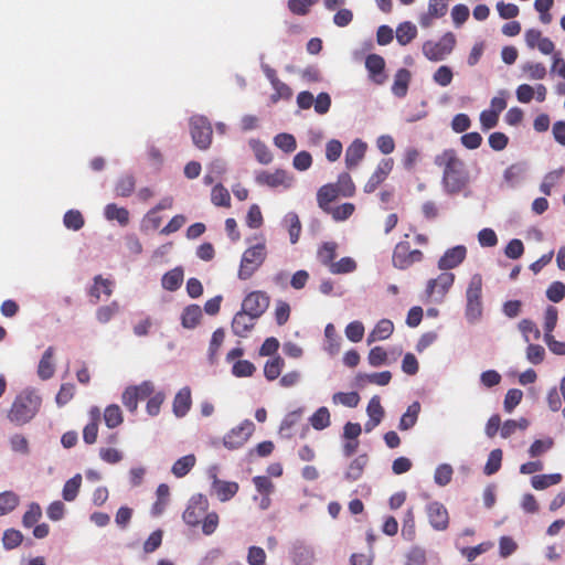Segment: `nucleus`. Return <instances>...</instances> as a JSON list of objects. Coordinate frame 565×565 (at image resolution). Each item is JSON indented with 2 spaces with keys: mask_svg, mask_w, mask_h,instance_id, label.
<instances>
[{
  "mask_svg": "<svg viewBox=\"0 0 565 565\" xmlns=\"http://www.w3.org/2000/svg\"><path fill=\"white\" fill-rule=\"evenodd\" d=\"M284 366H285V361L279 355L268 360L264 365L265 377L268 381H274V380L278 379Z\"/></svg>",
  "mask_w": 565,
  "mask_h": 565,
  "instance_id": "obj_40",
  "label": "nucleus"
},
{
  "mask_svg": "<svg viewBox=\"0 0 565 565\" xmlns=\"http://www.w3.org/2000/svg\"><path fill=\"white\" fill-rule=\"evenodd\" d=\"M482 276L473 274L467 285L465 317L469 323H476L482 317Z\"/></svg>",
  "mask_w": 565,
  "mask_h": 565,
  "instance_id": "obj_3",
  "label": "nucleus"
},
{
  "mask_svg": "<svg viewBox=\"0 0 565 565\" xmlns=\"http://www.w3.org/2000/svg\"><path fill=\"white\" fill-rule=\"evenodd\" d=\"M255 181L258 185L270 189H290L294 185L295 178L286 170L276 169L275 171H260L256 174Z\"/></svg>",
  "mask_w": 565,
  "mask_h": 565,
  "instance_id": "obj_6",
  "label": "nucleus"
},
{
  "mask_svg": "<svg viewBox=\"0 0 565 565\" xmlns=\"http://www.w3.org/2000/svg\"><path fill=\"white\" fill-rule=\"evenodd\" d=\"M527 426L529 422L525 418H520L518 420L509 419L501 427V436L503 438H508L511 435H513L516 431V429L524 430L527 428Z\"/></svg>",
  "mask_w": 565,
  "mask_h": 565,
  "instance_id": "obj_59",
  "label": "nucleus"
},
{
  "mask_svg": "<svg viewBox=\"0 0 565 565\" xmlns=\"http://www.w3.org/2000/svg\"><path fill=\"white\" fill-rule=\"evenodd\" d=\"M257 318L252 317V315L245 312L244 310L237 312L232 321V330L238 337H246L247 333L254 327L255 320Z\"/></svg>",
  "mask_w": 565,
  "mask_h": 565,
  "instance_id": "obj_22",
  "label": "nucleus"
},
{
  "mask_svg": "<svg viewBox=\"0 0 565 565\" xmlns=\"http://www.w3.org/2000/svg\"><path fill=\"white\" fill-rule=\"evenodd\" d=\"M82 486V476L76 473L73 478L68 479L62 490V497L65 501L72 502L76 499Z\"/></svg>",
  "mask_w": 565,
  "mask_h": 565,
  "instance_id": "obj_38",
  "label": "nucleus"
},
{
  "mask_svg": "<svg viewBox=\"0 0 565 565\" xmlns=\"http://www.w3.org/2000/svg\"><path fill=\"white\" fill-rule=\"evenodd\" d=\"M166 399L162 391L154 392L148 399L146 411L150 416H157L160 413L161 405Z\"/></svg>",
  "mask_w": 565,
  "mask_h": 565,
  "instance_id": "obj_63",
  "label": "nucleus"
},
{
  "mask_svg": "<svg viewBox=\"0 0 565 565\" xmlns=\"http://www.w3.org/2000/svg\"><path fill=\"white\" fill-rule=\"evenodd\" d=\"M20 503V497L13 491L0 493V516L12 512Z\"/></svg>",
  "mask_w": 565,
  "mask_h": 565,
  "instance_id": "obj_39",
  "label": "nucleus"
},
{
  "mask_svg": "<svg viewBox=\"0 0 565 565\" xmlns=\"http://www.w3.org/2000/svg\"><path fill=\"white\" fill-rule=\"evenodd\" d=\"M502 462V450L493 449L488 457L487 463L484 466L483 472L487 476H491L499 471Z\"/></svg>",
  "mask_w": 565,
  "mask_h": 565,
  "instance_id": "obj_58",
  "label": "nucleus"
},
{
  "mask_svg": "<svg viewBox=\"0 0 565 565\" xmlns=\"http://www.w3.org/2000/svg\"><path fill=\"white\" fill-rule=\"evenodd\" d=\"M394 166V161L392 158L382 159L375 171L372 173L370 179L364 185V191L366 193L374 192L377 186L387 178V175L391 173Z\"/></svg>",
  "mask_w": 565,
  "mask_h": 565,
  "instance_id": "obj_17",
  "label": "nucleus"
},
{
  "mask_svg": "<svg viewBox=\"0 0 565 565\" xmlns=\"http://www.w3.org/2000/svg\"><path fill=\"white\" fill-rule=\"evenodd\" d=\"M267 257L265 242H259L244 250L239 262L237 277L241 280L249 279L264 264Z\"/></svg>",
  "mask_w": 565,
  "mask_h": 565,
  "instance_id": "obj_4",
  "label": "nucleus"
},
{
  "mask_svg": "<svg viewBox=\"0 0 565 565\" xmlns=\"http://www.w3.org/2000/svg\"><path fill=\"white\" fill-rule=\"evenodd\" d=\"M341 194L333 183L322 185L317 192V202L321 210H330V203L337 200Z\"/></svg>",
  "mask_w": 565,
  "mask_h": 565,
  "instance_id": "obj_25",
  "label": "nucleus"
},
{
  "mask_svg": "<svg viewBox=\"0 0 565 565\" xmlns=\"http://www.w3.org/2000/svg\"><path fill=\"white\" fill-rule=\"evenodd\" d=\"M455 281L452 273H441L436 278L429 279L426 286V294L434 302H441Z\"/></svg>",
  "mask_w": 565,
  "mask_h": 565,
  "instance_id": "obj_8",
  "label": "nucleus"
},
{
  "mask_svg": "<svg viewBox=\"0 0 565 565\" xmlns=\"http://www.w3.org/2000/svg\"><path fill=\"white\" fill-rule=\"evenodd\" d=\"M522 71L530 79L540 81L546 76V67L540 62H527L522 65Z\"/></svg>",
  "mask_w": 565,
  "mask_h": 565,
  "instance_id": "obj_46",
  "label": "nucleus"
},
{
  "mask_svg": "<svg viewBox=\"0 0 565 565\" xmlns=\"http://www.w3.org/2000/svg\"><path fill=\"white\" fill-rule=\"evenodd\" d=\"M55 363H54V349L47 348L38 365V375L42 380H49L54 375Z\"/></svg>",
  "mask_w": 565,
  "mask_h": 565,
  "instance_id": "obj_26",
  "label": "nucleus"
},
{
  "mask_svg": "<svg viewBox=\"0 0 565 565\" xmlns=\"http://www.w3.org/2000/svg\"><path fill=\"white\" fill-rule=\"evenodd\" d=\"M274 145L287 153L295 151L297 148L296 138L292 135L286 132L275 136Z\"/></svg>",
  "mask_w": 565,
  "mask_h": 565,
  "instance_id": "obj_51",
  "label": "nucleus"
},
{
  "mask_svg": "<svg viewBox=\"0 0 565 565\" xmlns=\"http://www.w3.org/2000/svg\"><path fill=\"white\" fill-rule=\"evenodd\" d=\"M467 248L463 245H458L447 249L438 260V268L448 270L458 267L466 258Z\"/></svg>",
  "mask_w": 565,
  "mask_h": 565,
  "instance_id": "obj_18",
  "label": "nucleus"
},
{
  "mask_svg": "<svg viewBox=\"0 0 565 565\" xmlns=\"http://www.w3.org/2000/svg\"><path fill=\"white\" fill-rule=\"evenodd\" d=\"M394 331V324L388 319L380 320L374 329L367 335V343L371 344L376 341H383L391 337Z\"/></svg>",
  "mask_w": 565,
  "mask_h": 565,
  "instance_id": "obj_28",
  "label": "nucleus"
},
{
  "mask_svg": "<svg viewBox=\"0 0 565 565\" xmlns=\"http://www.w3.org/2000/svg\"><path fill=\"white\" fill-rule=\"evenodd\" d=\"M42 406V396L32 387L22 390L14 397L7 418L15 426H23L33 420Z\"/></svg>",
  "mask_w": 565,
  "mask_h": 565,
  "instance_id": "obj_2",
  "label": "nucleus"
},
{
  "mask_svg": "<svg viewBox=\"0 0 565 565\" xmlns=\"http://www.w3.org/2000/svg\"><path fill=\"white\" fill-rule=\"evenodd\" d=\"M416 35L417 29L411 22H403L396 29V40L401 45L408 44Z\"/></svg>",
  "mask_w": 565,
  "mask_h": 565,
  "instance_id": "obj_43",
  "label": "nucleus"
},
{
  "mask_svg": "<svg viewBox=\"0 0 565 565\" xmlns=\"http://www.w3.org/2000/svg\"><path fill=\"white\" fill-rule=\"evenodd\" d=\"M104 215L108 221H117L121 226H126L129 223V211L115 203L105 206Z\"/></svg>",
  "mask_w": 565,
  "mask_h": 565,
  "instance_id": "obj_30",
  "label": "nucleus"
},
{
  "mask_svg": "<svg viewBox=\"0 0 565 565\" xmlns=\"http://www.w3.org/2000/svg\"><path fill=\"white\" fill-rule=\"evenodd\" d=\"M215 470V468H212L209 471L212 480V494H214L221 502H226L237 493L239 489L238 483L218 479Z\"/></svg>",
  "mask_w": 565,
  "mask_h": 565,
  "instance_id": "obj_12",
  "label": "nucleus"
},
{
  "mask_svg": "<svg viewBox=\"0 0 565 565\" xmlns=\"http://www.w3.org/2000/svg\"><path fill=\"white\" fill-rule=\"evenodd\" d=\"M291 557L297 565H310L313 562L315 553L311 546L297 541L292 544Z\"/></svg>",
  "mask_w": 565,
  "mask_h": 565,
  "instance_id": "obj_23",
  "label": "nucleus"
},
{
  "mask_svg": "<svg viewBox=\"0 0 565 565\" xmlns=\"http://www.w3.org/2000/svg\"><path fill=\"white\" fill-rule=\"evenodd\" d=\"M41 516H42L41 507L38 503L33 502V503L29 504L28 510L23 514L22 524L24 527H31L35 523H38V521L41 519Z\"/></svg>",
  "mask_w": 565,
  "mask_h": 565,
  "instance_id": "obj_57",
  "label": "nucleus"
},
{
  "mask_svg": "<svg viewBox=\"0 0 565 565\" xmlns=\"http://www.w3.org/2000/svg\"><path fill=\"white\" fill-rule=\"evenodd\" d=\"M452 475L454 469L449 463H440L435 469L434 481L439 487H445L451 481Z\"/></svg>",
  "mask_w": 565,
  "mask_h": 565,
  "instance_id": "obj_49",
  "label": "nucleus"
},
{
  "mask_svg": "<svg viewBox=\"0 0 565 565\" xmlns=\"http://www.w3.org/2000/svg\"><path fill=\"white\" fill-rule=\"evenodd\" d=\"M249 146L253 149L254 154H255L256 159L258 160V162H260L263 164H267L273 160V156H271L268 147L265 143H263L262 141H259L257 139H252L249 141Z\"/></svg>",
  "mask_w": 565,
  "mask_h": 565,
  "instance_id": "obj_50",
  "label": "nucleus"
},
{
  "mask_svg": "<svg viewBox=\"0 0 565 565\" xmlns=\"http://www.w3.org/2000/svg\"><path fill=\"white\" fill-rule=\"evenodd\" d=\"M63 223L66 228L72 231H78L84 225V218L79 211L70 210L65 213Z\"/></svg>",
  "mask_w": 565,
  "mask_h": 565,
  "instance_id": "obj_56",
  "label": "nucleus"
},
{
  "mask_svg": "<svg viewBox=\"0 0 565 565\" xmlns=\"http://www.w3.org/2000/svg\"><path fill=\"white\" fill-rule=\"evenodd\" d=\"M519 330L522 332L525 342L537 340L541 335L534 322L527 319H523L519 322Z\"/></svg>",
  "mask_w": 565,
  "mask_h": 565,
  "instance_id": "obj_60",
  "label": "nucleus"
},
{
  "mask_svg": "<svg viewBox=\"0 0 565 565\" xmlns=\"http://www.w3.org/2000/svg\"><path fill=\"white\" fill-rule=\"evenodd\" d=\"M255 430L253 422L246 419L236 427H233L223 437V445L230 450L243 447Z\"/></svg>",
  "mask_w": 565,
  "mask_h": 565,
  "instance_id": "obj_7",
  "label": "nucleus"
},
{
  "mask_svg": "<svg viewBox=\"0 0 565 565\" xmlns=\"http://www.w3.org/2000/svg\"><path fill=\"white\" fill-rule=\"evenodd\" d=\"M190 130L193 142L200 149L209 148L212 139V128L203 116H193L190 120Z\"/></svg>",
  "mask_w": 565,
  "mask_h": 565,
  "instance_id": "obj_10",
  "label": "nucleus"
},
{
  "mask_svg": "<svg viewBox=\"0 0 565 565\" xmlns=\"http://www.w3.org/2000/svg\"><path fill=\"white\" fill-rule=\"evenodd\" d=\"M354 210L355 207L352 203H343L335 207L330 206V210H326L324 212L331 214L334 221L340 222L349 218L353 214Z\"/></svg>",
  "mask_w": 565,
  "mask_h": 565,
  "instance_id": "obj_52",
  "label": "nucleus"
},
{
  "mask_svg": "<svg viewBox=\"0 0 565 565\" xmlns=\"http://www.w3.org/2000/svg\"><path fill=\"white\" fill-rule=\"evenodd\" d=\"M23 541V535L15 529H8L3 532L2 544L6 550L18 547Z\"/></svg>",
  "mask_w": 565,
  "mask_h": 565,
  "instance_id": "obj_53",
  "label": "nucleus"
},
{
  "mask_svg": "<svg viewBox=\"0 0 565 565\" xmlns=\"http://www.w3.org/2000/svg\"><path fill=\"white\" fill-rule=\"evenodd\" d=\"M422 256L420 250L411 249L407 242H401L394 248L392 263L395 268L406 269L413 264L420 262Z\"/></svg>",
  "mask_w": 565,
  "mask_h": 565,
  "instance_id": "obj_11",
  "label": "nucleus"
},
{
  "mask_svg": "<svg viewBox=\"0 0 565 565\" xmlns=\"http://www.w3.org/2000/svg\"><path fill=\"white\" fill-rule=\"evenodd\" d=\"M183 276L184 275L181 267H175L169 270L162 277V287L169 291L177 290L183 281Z\"/></svg>",
  "mask_w": 565,
  "mask_h": 565,
  "instance_id": "obj_34",
  "label": "nucleus"
},
{
  "mask_svg": "<svg viewBox=\"0 0 565 565\" xmlns=\"http://www.w3.org/2000/svg\"><path fill=\"white\" fill-rule=\"evenodd\" d=\"M311 426L317 430H322L330 426V412L327 407H319L309 418Z\"/></svg>",
  "mask_w": 565,
  "mask_h": 565,
  "instance_id": "obj_44",
  "label": "nucleus"
},
{
  "mask_svg": "<svg viewBox=\"0 0 565 565\" xmlns=\"http://www.w3.org/2000/svg\"><path fill=\"white\" fill-rule=\"evenodd\" d=\"M563 477L561 473L536 475L531 479V486L535 490H545L551 486L558 484Z\"/></svg>",
  "mask_w": 565,
  "mask_h": 565,
  "instance_id": "obj_36",
  "label": "nucleus"
},
{
  "mask_svg": "<svg viewBox=\"0 0 565 565\" xmlns=\"http://www.w3.org/2000/svg\"><path fill=\"white\" fill-rule=\"evenodd\" d=\"M356 262L352 257H343L333 264H330L329 271L333 275L350 274L356 269Z\"/></svg>",
  "mask_w": 565,
  "mask_h": 565,
  "instance_id": "obj_47",
  "label": "nucleus"
},
{
  "mask_svg": "<svg viewBox=\"0 0 565 565\" xmlns=\"http://www.w3.org/2000/svg\"><path fill=\"white\" fill-rule=\"evenodd\" d=\"M435 163L443 169V185L447 193H457L468 183L465 163L454 150H445L435 158Z\"/></svg>",
  "mask_w": 565,
  "mask_h": 565,
  "instance_id": "obj_1",
  "label": "nucleus"
},
{
  "mask_svg": "<svg viewBox=\"0 0 565 565\" xmlns=\"http://www.w3.org/2000/svg\"><path fill=\"white\" fill-rule=\"evenodd\" d=\"M282 225L289 233V239L291 244H296L299 241L301 233V223L296 212H288L282 218Z\"/></svg>",
  "mask_w": 565,
  "mask_h": 565,
  "instance_id": "obj_29",
  "label": "nucleus"
},
{
  "mask_svg": "<svg viewBox=\"0 0 565 565\" xmlns=\"http://www.w3.org/2000/svg\"><path fill=\"white\" fill-rule=\"evenodd\" d=\"M344 333L351 342H360L364 335V326L360 321H352L345 327Z\"/></svg>",
  "mask_w": 565,
  "mask_h": 565,
  "instance_id": "obj_64",
  "label": "nucleus"
},
{
  "mask_svg": "<svg viewBox=\"0 0 565 565\" xmlns=\"http://www.w3.org/2000/svg\"><path fill=\"white\" fill-rule=\"evenodd\" d=\"M113 284L108 279H104L102 277H96L94 280V285L90 289V296L96 300H100L102 297H109L113 292L111 290Z\"/></svg>",
  "mask_w": 565,
  "mask_h": 565,
  "instance_id": "obj_45",
  "label": "nucleus"
},
{
  "mask_svg": "<svg viewBox=\"0 0 565 565\" xmlns=\"http://www.w3.org/2000/svg\"><path fill=\"white\" fill-rule=\"evenodd\" d=\"M384 66V58L377 54H371L365 60V67L369 71L371 78L376 84H382L385 81V76L383 75Z\"/></svg>",
  "mask_w": 565,
  "mask_h": 565,
  "instance_id": "obj_24",
  "label": "nucleus"
},
{
  "mask_svg": "<svg viewBox=\"0 0 565 565\" xmlns=\"http://www.w3.org/2000/svg\"><path fill=\"white\" fill-rule=\"evenodd\" d=\"M426 514L431 527L436 531H445L449 525V514L446 507L438 502L433 501L426 505Z\"/></svg>",
  "mask_w": 565,
  "mask_h": 565,
  "instance_id": "obj_13",
  "label": "nucleus"
},
{
  "mask_svg": "<svg viewBox=\"0 0 565 565\" xmlns=\"http://www.w3.org/2000/svg\"><path fill=\"white\" fill-rule=\"evenodd\" d=\"M420 412V404L418 402L412 403L407 411L402 415L398 424L401 430H408L415 426Z\"/></svg>",
  "mask_w": 565,
  "mask_h": 565,
  "instance_id": "obj_32",
  "label": "nucleus"
},
{
  "mask_svg": "<svg viewBox=\"0 0 565 565\" xmlns=\"http://www.w3.org/2000/svg\"><path fill=\"white\" fill-rule=\"evenodd\" d=\"M104 420L108 428L119 426L124 420L120 407L115 404L107 406L104 412Z\"/></svg>",
  "mask_w": 565,
  "mask_h": 565,
  "instance_id": "obj_48",
  "label": "nucleus"
},
{
  "mask_svg": "<svg viewBox=\"0 0 565 565\" xmlns=\"http://www.w3.org/2000/svg\"><path fill=\"white\" fill-rule=\"evenodd\" d=\"M268 305L269 298L265 292L253 291L243 300L242 310L258 319L266 311Z\"/></svg>",
  "mask_w": 565,
  "mask_h": 565,
  "instance_id": "obj_14",
  "label": "nucleus"
},
{
  "mask_svg": "<svg viewBox=\"0 0 565 565\" xmlns=\"http://www.w3.org/2000/svg\"><path fill=\"white\" fill-rule=\"evenodd\" d=\"M515 94L518 100L523 104L530 103L534 97L539 102H543L546 98L547 89L543 84L536 86L522 84L518 86Z\"/></svg>",
  "mask_w": 565,
  "mask_h": 565,
  "instance_id": "obj_20",
  "label": "nucleus"
},
{
  "mask_svg": "<svg viewBox=\"0 0 565 565\" xmlns=\"http://www.w3.org/2000/svg\"><path fill=\"white\" fill-rule=\"evenodd\" d=\"M334 184L337 185L341 196L350 198L355 192V185L348 173H341Z\"/></svg>",
  "mask_w": 565,
  "mask_h": 565,
  "instance_id": "obj_54",
  "label": "nucleus"
},
{
  "mask_svg": "<svg viewBox=\"0 0 565 565\" xmlns=\"http://www.w3.org/2000/svg\"><path fill=\"white\" fill-rule=\"evenodd\" d=\"M326 344L324 350L330 355H335L339 353L341 348V339L335 332V328L332 323H328L324 329Z\"/></svg>",
  "mask_w": 565,
  "mask_h": 565,
  "instance_id": "obj_31",
  "label": "nucleus"
},
{
  "mask_svg": "<svg viewBox=\"0 0 565 565\" xmlns=\"http://www.w3.org/2000/svg\"><path fill=\"white\" fill-rule=\"evenodd\" d=\"M524 40L527 47L532 50L537 49L544 55H550L554 53L555 44L548 38L543 36L540 30H526L524 33Z\"/></svg>",
  "mask_w": 565,
  "mask_h": 565,
  "instance_id": "obj_16",
  "label": "nucleus"
},
{
  "mask_svg": "<svg viewBox=\"0 0 565 565\" xmlns=\"http://www.w3.org/2000/svg\"><path fill=\"white\" fill-rule=\"evenodd\" d=\"M255 371V365L247 360H237L232 366V374L236 377H249Z\"/></svg>",
  "mask_w": 565,
  "mask_h": 565,
  "instance_id": "obj_55",
  "label": "nucleus"
},
{
  "mask_svg": "<svg viewBox=\"0 0 565 565\" xmlns=\"http://www.w3.org/2000/svg\"><path fill=\"white\" fill-rule=\"evenodd\" d=\"M196 458L194 455H186L179 458L172 466L171 471L177 478H182L194 467Z\"/></svg>",
  "mask_w": 565,
  "mask_h": 565,
  "instance_id": "obj_37",
  "label": "nucleus"
},
{
  "mask_svg": "<svg viewBox=\"0 0 565 565\" xmlns=\"http://www.w3.org/2000/svg\"><path fill=\"white\" fill-rule=\"evenodd\" d=\"M456 36L446 32L438 41H427L423 44V54L434 62L445 60L455 49Z\"/></svg>",
  "mask_w": 565,
  "mask_h": 565,
  "instance_id": "obj_5",
  "label": "nucleus"
},
{
  "mask_svg": "<svg viewBox=\"0 0 565 565\" xmlns=\"http://www.w3.org/2000/svg\"><path fill=\"white\" fill-rule=\"evenodd\" d=\"M361 397L358 392H338L332 395V403L334 405H342L350 408L356 407Z\"/></svg>",
  "mask_w": 565,
  "mask_h": 565,
  "instance_id": "obj_41",
  "label": "nucleus"
},
{
  "mask_svg": "<svg viewBox=\"0 0 565 565\" xmlns=\"http://www.w3.org/2000/svg\"><path fill=\"white\" fill-rule=\"evenodd\" d=\"M367 145L361 139H354L345 150V166L351 169L356 167L365 156Z\"/></svg>",
  "mask_w": 565,
  "mask_h": 565,
  "instance_id": "obj_21",
  "label": "nucleus"
},
{
  "mask_svg": "<svg viewBox=\"0 0 565 565\" xmlns=\"http://www.w3.org/2000/svg\"><path fill=\"white\" fill-rule=\"evenodd\" d=\"M262 70L266 77L268 78V81L270 82L273 89L275 90V93L270 97L273 103H277L280 99L291 98V88L277 77L275 70H273L269 65L265 63H262Z\"/></svg>",
  "mask_w": 565,
  "mask_h": 565,
  "instance_id": "obj_15",
  "label": "nucleus"
},
{
  "mask_svg": "<svg viewBox=\"0 0 565 565\" xmlns=\"http://www.w3.org/2000/svg\"><path fill=\"white\" fill-rule=\"evenodd\" d=\"M191 391L189 387H182L174 396L173 413L177 417H183L191 407Z\"/></svg>",
  "mask_w": 565,
  "mask_h": 565,
  "instance_id": "obj_27",
  "label": "nucleus"
},
{
  "mask_svg": "<svg viewBox=\"0 0 565 565\" xmlns=\"http://www.w3.org/2000/svg\"><path fill=\"white\" fill-rule=\"evenodd\" d=\"M209 501L201 493L191 497L186 509L183 512V521L190 526H196L201 523L202 518L207 512Z\"/></svg>",
  "mask_w": 565,
  "mask_h": 565,
  "instance_id": "obj_9",
  "label": "nucleus"
},
{
  "mask_svg": "<svg viewBox=\"0 0 565 565\" xmlns=\"http://www.w3.org/2000/svg\"><path fill=\"white\" fill-rule=\"evenodd\" d=\"M211 200L212 203L217 206H228L231 196L227 189H225L222 184H216L212 189Z\"/></svg>",
  "mask_w": 565,
  "mask_h": 565,
  "instance_id": "obj_61",
  "label": "nucleus"
},
{
  "mask_svg": "<svg viewBox=\"0 0 565 565\" xmlns=\"http://www.w3.org/2000/svg\"><path fill=\"white\" fill-rule=\"evenodd\" d=\"M411 79V73L401 68L396 72L394 83L392 86V92L397 97H404L407 93L408 84Z\"/></svg>",
  "mask_w": 565,
  "mask_h": 565,
  "instance_id": "obj_33",
  "label": "nucleus"
},
{
  "mask_svg": "<svg viewBox=\"0 0 565 565\" xmlns=\"http://www.w3.org/2000/svg\"><path fill=\"white\" fill-rule=\"evenodd\" d=\"M202 317V310L196 305L188 306L181 316L182 326L186 329L195 328Z\"/></svg>",
  "mask_w": 565,
  "mask_h": 565,
  "instance_id": "obj_35",
  "label": "nucleus"
},
{
  "mask_svg": "<svg viewBox=\"0 0 565 565\" xmlns=\"http://www.w3.org/2000/svg\"><path fill=\"white\" fill-rule=\"evenodd\" d=\"M367 463L366 455H361L353 459L348 467L345 478L350 481H355L361 478L363 470Z\"/></svg>",
  "mask_w": 565,
  "mask_h": 565,
  "instance_id": "obj_42",
  "label": "nucleus"
},
{
  "mask_svg": "<svg viewBox=\"0 0 565 565\" xmlns=\"http://www.w3.org/2000/svg\"><path fill=\"white\" fill-rule=\"evenodd\" d=\"M366 414L369 419L364 424V430L370 433L380 425L385 415V411L381 404L380 396L374 395L371 397L366 406Z\"/></svg>",
  "mask_w": 565,
  "mask_h": 565,
  "instance_id": "obj_19",
  "label": "nucleus"
},
{
  "mask_svg": "<svg viewBox=\"0 0 565 565\" xmlns=\"http://www.w3.org/2000/svg\"><path fill=\"white\" fill-rule=\"evenodd\" d=\"M225 339V333L223 329H216L211 338L209 345V359L211 362H214L217 355L218 349L222 347Z\"/></svg>",
  "mask_w": 565,
  "mask_h": 565,
  "instance_id": "obj_62",
  "label": "nucleus"
}]
</instances>
